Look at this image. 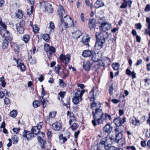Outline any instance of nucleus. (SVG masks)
Here are the masks:
<instances>
[{
  "mask_svg": "<svg viewBox=\"0 0 150 150\" xmlns=\"http://www.w3.org/2000/svg\"><path fill=\"white\" fill-rule=\"evenodd\" d=\"M93 120L92 121L93 125L94 126L103 123V113L102 110L99 108H96L95 111L92 113Z\"/></svg>",
  "mask_w": 150,
  "mask_h": 150,
  "instance_id": "1",
  "label": "nucleus"
},
{
  "mask_svg": "<svg viewBox=\"0 0 150 150\" xmlns=\"http://www.w3.org/2000/svg\"><path fill=\"white\" fill-rule=\"evenodd\" d=\"M40 130L38 129L37 127L36 126L33 127L31 129V133L33 134L37 135L39 134V136L38 137V141L40 143V145L42 148L44 149L45 148L44 144L46 143L45 141L44 140L42 137L43 138L44 136V134L42 132H40Z\"/></svg>",
  "mask_w": 150,
  "mask_h": 150,
  "instance_id": "2",
  "label": "nucleus"
},
{
  "mask_svg": "<svg viewBox=\"0 0 150 150\" xmlns=\"http://www.w3.org/2000/svg\"><path fill=\"white\" fill-rule=\"evenodd\" d=\"M96 41L95 45V47L97 50L100 49L103 46V44L105 42V38L101 35L99 33L96 32Z\"/></svg>",
  "mask_w": 150,
  "mask_h": 150,
  "instance_id": "3",
  "label": "nucleus"
},
{
  "mask_svg": "<svg viewBox=\"0 0 150 150\" xmlns=\"http://www.w3.org/2000/svg\"><path fill=\"white\" fill-rule=\"evenodd\" d=\"M85 91L84 90L81 91L77 90L75 93L74 96L72 99V101L74 104H77L79 102L82 100V97Z\"/></svg>",
  "mask_w": 150,
  "mask_h": 150,
  "instance_id": "4",
  "label": "nucleus"
},
{
  "mask_svg": "<svg viewBox=\"0 0 150 150\" xmlns=\"http://www.w3.org/2000/svg\"><path fill=\"white\" fill-rule=\"evenodd\" d=\"M60 21L61 24L59 26L60 27H64V28H66L68 27V24H69L70 23L71 24L70 27H73L74 25V24L71 18L68 16H65L63 20L61 18Z\"/></svg>",
  "mask_w": 150,
  "mask_h": 150,
  "instance_id": "5",
  "label": "nucleus"
},
{
  "mask_svg": "<svg viewBox=\"0 0 150 150\" xmlns=\"http://www.w3.org/2000/svg\"><path fill=\"white\" fill-rule=\"evenodd\" d=\"M44 49L49 57L51 56L52 53H55L56 51L55 47L52 46H50L48 44L44 45Z\"/></svg>",
  "mask_w": 150,
  "mask_h": 150,
  "instance_id": "6",
  "label": "nucleus"
},
{
  "mask_svg": "<svg viewBox=\"0 0 150 150\" xmlns=\"http://www.w3.org/2000/svg\"><path fill=\"white\" fill-rule=\"evenodd\" d=\"M40 4L41 6H45V11L49 13L53 12V8L52 5L44 1L40 2Z\"/></svg>",
  "mask_w": 150,
  "mask_h": 150,
  "instance_id": "7",
  "label": "nucleus"
},
{
  "mask_svg": "<svg viewBox=\"0 0 150 150\" xmlns=\"http://www.w3.org/2000/svg\"><path fill=\"white\" fill-rule=\"evenodd\" d=\"M24 25L25 21L23 20H21L19 23L16 24V28L19 34L23 33L24 29L23 27Z\"/></svg>",
  "mask_w": 150,
  "mask_h": 150,
  "instance_id": "8",
  "label": "nucleus"
},
{
  "mask_svg": "<svg viewBox=\"0 0 150 150\" xmlns=\"http://www.w3.org/2000/svg\"><path fill=\"white\" fill-rule=\"evenodd\" d=\"M109 147L108 144H106L104 141L101 140L98 144L97 150H108Z\"/></svg>",
  "mask_w": 150,
  "mask_h": 150,
  "instance_id": "9",
  "label": "nucleus"
},
{
  "mask_svg": "<svg viewBox=\"0 0 150 150\" xmlns=\"http://www.w3.org/2000/svg\"><path fill=\"white\" fill-rule=\"evenodd\" d=\"M66 92L65 91H60L59 92L58 95V99L59 100H61V102L62 103L63 105L67 106V108L69 105V103L68 101L65 103H64L63 98H64V96L66 94Z\"/></svg>",
  "mask_w": 150,
  "mask_h": 150,
  "instance_id": "10",
  "label": "nucleus"
},
{
  "mask_svg": "<svg viewBox=\"0 0 150 150\" xmlns=\"http://www.w3.org/2000/svg\"><path fill=\"white\" fill-rule=\"evenodd\" d=\"M13 60L16 61L17 64V67H20L21 71H24L25 69V67L23 64V61L21 59H16L14 57Z\"/></svg>",
  "mask_w": 150,
  "mask_h": 150,
  "instance_id": "11",
  "label": "nucleus"
},
{
  "mask_svg": "<svg viewBox=\"0 0 150 150\" xmlns=\"http://www.w3.org/2000/svg\"><path fill=\"white\" fill-rule=\"evenodd\" d=\"M70 57V55L69 54H67L65 55H64L63 54H62L60 55L59 58L60 60L62 62H64V61H65L64 64L66 66L67 64L69 62Z\"/></svg>",
  "mask_w": 150,
  "mask_h": 150,
  "instance_id": "12",
  "label": "nucleus"
},
{
  "mask_svg": "<svg viewBox=\"0 0 150 150\" xmlns=\"http://www.w3.org/2000/svg\"><path fill=\"white\" fill-rule=\"evenodd\" d=\"M126 122V118L123 117L122 120L120 117H118L115 118L113 122L116 126H122L121 124L124 123Z\"/></svg>",
  "mask_w": 150,
  "mask_h": 150,
  "instance_id": "13",
  "label": "nucleus"
},
{
  "mask_svg": "<svg viewBox=\"0 0 150 150\" xmlns=\"http://www.w3.org/2000/svg\"><path fill=\"white\" fill-rule=\"evenodd\" d=\"M111 26V24L108 22H106L101 25L100 29L103 31L105 32L109 30L110 29Z\"/></svg>",
  "mask_w": 150,
  "mask_h": 150,
  "instance_id": "14",
  "label": "nucleus"
},
{
  "mask_svg": "<svg viewBox=\"0 0 150 150\" xmlns=\"http://www.w3.org/2000/svg\"><path fill=\"white\" fill-rule=\"evenodd\" d=\"M8 33L9 34V37H11L12 38L11 40H9V39H8V38H6V37L5 36H2V37H4L5 38V39H4V40H3V41L2 42V47L3 49H5L7 47L8 43V40L9 41H11L13 39V37L12 36V35H11V34L10 33L9 31ZM8 37H9V36Z\"/></svg>",
  "mask_w": 150,
  "mask_h": 150,
  "instance_id": "15",
  "label": "nucleus"
},
{
  "mask_svg": "<svg viewBox=\"0 0 150 150\" xmlns=\"http://www.w3.org/2000/svg\"><path fill=\"white\" fill-rule=\"evenodd\" d=\"M23 136L28 140H30L31 138L33 137V134L30 131L25 130H24L23 133Z\"/></svg>",
  "mask_w": 150,
  "mask_h": 150,
  "instance_id": "16",
  "label": "nucleus"
},
{
  "mask_svg": "<svg viewBox=\"0 0 150 150\" xmlns=\"http://www.w3.org/2000/svg\"><path fill=\"white\" fill-rule=\"evenodd\" d=\"M46 95V93L45 91H42L41 94V97H40L41 103L44 108L46 106V104L48 102V101L43 98V97Z\"/></svg>",
  "mask_w": 150,
  "mask_h": 150,
  "instance_id": "17",
  "label": "nucleus"
},
{
  "mask_svg": "<svg viewBox=\"0 0 150 150\" xmlns=\"http://www.w3.org/2000/svg\"><path fill=\"white\" fill-rule=\"evenodd\" d=\"M52 127L53 129L54 130H59L62 128L61 124L60 122H56L52 125Z\"/></svg>",
  "mask_w": 150,
  "mask_h": 150,
  "instance_id": "18",
  "label": "nucleus"
},
{
  "mask_svg": "<svg viewBox=\"0 0 150 150\" xmlns=\"http://www.w3.org/2000/svg\"><path fill=\"white\" fill-rule=\"evenodd\" d=\"M91 64L89 61L87 60L83 62V67L86 70L89 71L90 69Z\"/></svg>",
  "mask_w": 150,
  "mask_h": 150,
  "instance_id": "19",
  "label": "nucleus"
},
{
  "mask_svg": "<svg viewBox=\"0 0 150 150\" xmlns=\"http://www.w3.org/2000/svg\"><path fill=\"white\" fill-rule=\"evenodd\" d=\"M104 6L105 3L102 0H97L94 4L95 7L96 8L102 7Z\"/></svg>",
  "mask_w": 150,
  "mask_h": 150,
  "instance_id": "20",
  "label": "nucleus"
},
{
  "mask_svg": "<svg viewBox=\"0 0 150 150\" xmlns=\"http://www.w3.org/2000/svg\"><path fill=\"white\" fill-rule=\"evenodd\" d=\"M28 1L31 5L30 6V9H28L27 12V14L30 15L33 13V5L34 4L35 0H28Z\"/></svg>",
  "mask_w": 150,
  "mask_h": 150,
  "instance_id": "21",
  "label": "nucleus"
},
{
  "mask_svg": "<svg viewBox=\"0 0 150 150\" xmlns=\"http://www.w3.org/2000/svg\"><path fill=\"white\" fill-rule=\"evenodd\" d=\"M112 127L110 123H108L106 124L103 129L104 131L108 133H110L112 130Z\"/></svg>",
  "mask_w": 150,
  "mask_h": 150,
  "instance_id": "22",
  "label": "nucleus"
},
{
  "mask_svg": "<svg viewBox=\"0 0 150 150\" xmlns=\"http://www.w3.org/2000/svg\"><path fill=\"white\" fill-rule=\"evenodd\" d=\"M58 14L61 18L64 15L65 11L63 7L61 5H59L58 7Z\"/></svg>",
  "mask_w": 150,
  "mask_h": 150,
  "instance_id": "23",
  "label": "nucleus"
},
{
  "mask_svg": "<svg viewBox=\"0 0 150 150\" xmlns=\"http://www.w3.org/2000/svg\"><path fill=\"white\" fill-rule=\"evenodd\" d=\"M89 27L91 29L94 28L96 27V21L94 18L89 19Z\"/></svg>",
  "mask_w": 150,
  "mask_h": 150,
  "instance_id": "24",
  "label": "nucleus"
},
{
  "mask_svg": "<svg viewBox=\"0 0 150 150\" xmlns=\"http://www.w3.org/2000/svg\"><path fill=\"white\" fill-rule=\"evenodd\" d=\"M123 129L124 126H117L114 130L115 134H122Z\"/></svg>",
  "mask_w": 150,
  "mask_h": 150,
  "instance_id": "25",
  "label": "nucleus"
},
{
  "mask_svg": "<svg viewBox=\"0 0 150 150\" xmlns=\"http://www.w3.org/2000/svg\"><path fill=\"white\" fill-rule=\"evenodd\" d=\"M73 38L75 39L79 38L81 35V32L79 30H77L74 33H72Z\"/></svg>",
  "mask_w": 150,
  "mask_h": 150,
  "instance_id": "26",
  "label": "nucleus"
},
{
  "mask_svg": "<svg viewBox=\"0 0 150 150\" xmlns=\"http://www.w3.org/2000/svg\"><path fill=\"white\" fill-rule=\"evenodd\" d=\"M92 54V51L89 50L84 51L82 53V55L84 57H90Z\"/></svg>",
  "mask_w": 150,
  "mask_h": 150,
  "instance_id": "27",
  "label": "nucleus"
},
{
  "mask_svg": "<svg viewBox=\"0 0 150 150\" xmlns=\"http://www.w3.org/2000/svg\"><path fill=\"white\" fill-rule=\"evenodd\" d=\"M146 21L148 24L147 27L148 29H146L145 31L146 33L148 34L150 36V18L148 17L146 18Z\"/></svg>",
  "mask_w": 150,
  "mask_h": 150,
  "instance_id": "28",
  "label": "nucleus"
},
{
  "mask_svg": "<svg viewBox=\"0 0 150 150\" xmlns=\"http://www.w3.org/2000/svg\"><path fill=\"white\" fill-rule=\"evenodd\" d=\"M107 88L110 94L111 95L112 93L113 90L112 83L111 82H109L107 84Z\"/></svg>",
  "mask_w": 150,
  "mask_h": 150,
  "instance_id": "29",
  "label": "nucleus"
},
{
  "mask_svg": "<svg viewBox=\"0 0 150 150\" xmlns=\"http://www.w3.org/2000/svg\"><path fill=\"white\" fill-rule=\"evenodd\" d=\"M96 90L93 89L90 92L89 95L91 96L90 98L91 99L93 98L94 100L95 98H96Z\"/></svg>",
  "mask_w": 150,
  "mask_h": 150,
  "instance_id": "30",
  "label": "nucleus"
},
{
  "mask_svg": "<svg viewBox=\"0 0 150 150\" xmlns=\"http://www.w3.org/2000/svg\"><path fill=\"white\" fill-rule=\"evenodd\" d=\"M101 104L100 103L98 102L96 103L94 100L93 103L91 104V108H99L101 107Z\"/></svg>",
  "mask_w": 150,
  "mask_h": 150,
  "instance_id": "31",
  "label": "nucleus"
},
{
  "mask_svg": "<svg viewBox=\"0 0 150 150\" xmlns=\"http://www.w3.org/2000/svg\"><path fill=\"white\" fill-rule=\"evenodd\" d=\"M132 124L135 126H138L139 124L140 121L135 118H132L130 121Z\"/></svg>",
  "mask_w": 150,
  "mask_h": 150,
  "instance_id": "32",
  "label": "nucleus"
},
{
  "mask_svg": "<svg viewBox=\"0 0 150 150\" xmlns=\"http://www.w3.org/2000/svg\"><path fill=\"white\" fill-rule=\"evenodd\" d=\"M16 16L19 19L22 18L23 17L22 11L20 10H18L16 13Z\"/></svg>",
  "mask_w": 150,
  "mask_h": 150,
  "instance_id": "33",
  "label": "nucleus"
},
{
  "mask_svg": "<svg viewBox=\"0 0 150 150\" xmlns=\"http://www.w3.org/2000/svg\"><path fill=\"white\" fill-rule=\"evenodd\" d=\"M116 142L119 144V147H121L125 144V141L124 138H122L119 140H118Z\"/></svg>",
  "mask_w": 150,
  "mask_h": 150,
  "instance_id": "34",
  "label": "nucleus"
},
{
  "mask_svg": "<svg viewBox=\"0 0 150 150\" xmlns=\"http://www.w3.org/2000/svg\"><path fill=\"white\" fill-rule=\"evenodd\" d=\"M30 39V36L28 35H25L23 38V40L26 43H28Z\"/></svg>",
  "mask_w": 150,
  "mask_h": 150,
  "instance_id": "35",
  "label": "nucleus"
},
{
  "mask_svg": "<svg viewBox=\"0 0 150 150\" xmlns=\"http://www.w3.org/2000/svg\"><path fill=\"white\" fill-rule=\"evenodd\" d=\"M90 39V38H85L84 37H83L82 38L81 42L86 45H88V46L89 43L88 42L89 41Z\"/></svg>",
  "mask_w": 150,
  "mask_h": 150,
  "instance_id": "36",
  "label": "nucleus"
},
{
  "mask_svg": "<svg viewBox=\"0 0 150 150\" xmlns=\"http://www.w3.org/2000/svg\"><path fill=\"white\" fill-rule=\"evenodd\" d=\"M108 118L109 120H112V118L111 115L107 113H105L104 114V116L103 117V121L106 120L107 118Z\"/></svg>",
  "mask_w": 150,
  "mask_h": 150,
  "instance_id": "37",
  "label": "nucleus"
},
{
  "mask_svg": "<svg viewBox=\"0 0 150 150\" xmlns=\"http://www.w3.org/2000/svg\"><path fill=\"white\" fill-rule=\"evenodd\" d=\"M122 138V134H115V142H116L118 140H119Z\"/></svg>",
  "mask_w": 150,
  "mask_h": 150,
  "instance_id": "38",
  "label": "nucleus"
},
{
  "mask_svg": "<svg viewBox=\"0 0 150 150\" xmlns=\"http://www.w3.org/2000/svg\"><path fill=\"white\" fill-rule=\"evenodd\" d=\"M112 67L115 70L118 71L120 65L118 63H113L112 64Z\"/></svg>",
  "mask_w": 150,
  "mask_h": 150,
  "instance_id": "39",
  "label": "nucleus"
},
{
  "mask_svg": "<svg viewBox=\"0 0 150 150\" xmlns=\"http://www.w3.org/2000/svg\"><path fill=\"white\" fill-rule=\"evenodd\" d=\"M70 120L69 123L70 125L71 124L72 122H74L76 120V118L73 114H71V116L69 117Z\"/></svg>",
  "mask_w": 150,
  "mask_h": 150,
  "instance_id": "40",
  "label": "nucleus"
},
{
  "mask_svg": "<svg viewBox=\"0 0 150 150\" xmlns=\"http://www.w3.org/2000/svg\"><path fill=\"white\" fill-rule=\"evenodd\" d=\"M60 69L61 67L58 65L55 66V71L56 73L58 74V75H60V74H61V73L60 72Z\"/></svg>",
  "mask_w": 150,
  "mask_h": 150,
  "instance_id": "41",
  "label": "nucleus"
},
{
  "mask_svg": "<svg viewBox=\"0 0 150 150\" xmlns=\"http://www.w3.org/2000/svg\"><path fill=\"white\" fill-rule=\"evenodd\" d=\"M42 38L43 40L46 42H48L49 40L50 37L48 34H44L42 35Z\"/></svg>",
  "mask_w": 150,
  "mask_h": 150,
  "instance_id": "42",
  "label": "nucleus"
},
{
  "mask_svg": "<svg viewBox=\"0 0 150 150\" xmlns=\"http://www.w3.org/2000/svg\"><path fill=\"white\" fill-rule=\"evenodd\" d=\"M11 139L12 140H13V144H16L17 143L18 141V137L16 135H14L11 138Z\"/></svg>",
  "mask_w": 150,
  "mask_h": 150,
  "instance_id": "43",
  "label": "nucleus"
},
{
  "mask_svg": "<svg viewBox=\"0 0 150 150\" xmlns=\"http://www.w3.org/2000/svg\"><path fill=\"white\" fill-rule=\"evenodd\" d=\"M0 81L1 82L2 86L3 87H4L6 85V83L5 82L4 77H2L0 78Z\"/></svg>",
  "mask_w": 150,
  "mask_h": 150,
  "instance_id": "44",
  "label": "nucleus"
},
{
  "mask_svg": "<svg viewBox=\"0 0 150 150\" xmlns=\"http://www.w3.org/2000/svg\"><path fill=\"white\" fill-rule=\"evenodd\" d=\"M33 106L34 108H37L40 106V102L38 100H35L33 103Z\"/></svg>",
  "mask_w": 150,
  "mask_h": 150,
  "instance_id": "45",
  "label": "nucleus"
},
{
  "mask_svg": "<svg viewBox=\"0 0 150 150\" xmlns=\"http://www.w3.org/2000/svg\"><path fill=\"white\" fill-rule=\"evenodd\" d=\"M17 115V111L15 110H12L10 112V116L13 117H15Z\"/></svg>",
  "mask_w": 150,
  "mask_h": 150,
  "instance_id": "46",
  "label": "nucleus"
},
{
  "mask_svg": "<svg viewBox=\"0 0 150 150\" xmlns=\"http://www.w3.org/2000/svg\"><path fill=\"white\" fill-rule=\"evenodd\" d=\"M78 127V125L76 123H74L70 127L72 130H76Z\"/></svg>",
  "mask_w": 150,
  "mask_h": 150,
  "instance_id": "47",
  "label": "nucleus"
},
{
  "mask_svg": "<svg viewBox=\"0 0 150 150\" xmlns=\"http://www.w3.org/2000/svg\"><path fill=\"white\" fill-rule=\"evenodd\" d=\"M105 21V18L104 17H102L100 18L98 21L99 23L101 25L103 23H106Z\"/></svg>",
  "mask_w": 150,
  "mask_h": 150,
  "instance_id": "48",
  "label": "nucleus"
},
{
  "mask_svg": "<svg viewBox=\"0 0 150 150\" xmlns=\"http://www.w3.org/2000/svg\"><path fill=\"white\" fill-rule=\"evenodd\" d=\"M28 58L29 59L30 61H31L32 59V55L33 54L32 51L31 50H29L28 52Z\"/></svg>",
  "mask_w": 150,
  "mask_h": 150,
  "instance_id": "49",
  "label": "nucleus"
},
{
  "mask_svg": "<svg viewBox=\"0 0 150 150\" xmlns=\"http://www.w3.org/2000/svg\"><path fill=\"white\" fill-rule=\"evenodd\" d=\"M56 115V112H50L49 114V117L50 118H53Z\"/></svg>",
  "mask_w": 150,
  "mask_h": 150,
  "instance_id": "50",
  "label": "nucleus"
},
{
  "mask_svg": "<svg viewBox=\"0 0 150 150\" xmlns=\"http://www.w3.org/2000/svg\"><path fill=\"white\" fill-rule=\"evenodd\" d=\"M59 85L62 87H64L66 86V84L61 79H59Z\"/></svg>",
  "mask_w": 150,
  "mask_h": 150,
  "instance_id": "51",
  "label": "nucleus"
},
{
  "mask_svg": "<svg viewBox=\"0 0 150 150\" xmlns=\"http://www.w3.org/2000/svg\"><path fill=\"white\" fill-rule=\"evenodd\" d=\"M33 30L35 33H37L39 30V29L37 27V25H35L33 26Z\"/></svg>",
  "mask_w": 150,
  "mask_h": 150,
  "instance_id": "52",
  "label": "nucleus"
},
{
  "mask_svg": "<svg viewBox=\"0 0 150 150\" xmlns=\"http://www.w3.org/2000/svg\"><path fill=\"white\" fill-rule=\"evenodd\" d=\"M127 6V1H124L123 3L120 6V7L121 8H125Z\"/></svg>",
  "mask_w": 150,
  "mask_h": 150,
  "instance_id": "53",
  "label": "nucleus"
},
{
  "mask_svg": "<svg viewBox=\"0 0 150 150\" xmlns=\"http://www.w3.org/2000/svg\"><path fill=\"white\" fill-rule=\"evenodd\" d=\"M144 11L145 12H148L150 11V5L149 4L146 5L145 7Z\"/></svg>",
  "mask_w": 150,
  "mask_h": 150,
  "instance_id": "54",
  "label": "nucleus"
},
{
  "mask_svg": "<svg viewBox=\"0 0 150 150\" xmlns=\"http://www.w3.org/2000/svg\"><path fill=\"white\" fill-rule=\"evenodd\" d=\"M4 102L5 104L8 105L10 103V100L7 98H5L4 99Z\"/></svg>",
  "mask_w": 150,
  "mask_h": 150,
  "instance_id": "55",
  "label": "nucleus"
},
{
  "mask_svg": "<svg viewBox=\"0 0 150 150\" xmlns=\"http://www.w3.org/2000/svg\"><path fill=\"white\" fill-rule=\"evenodd\" d=\"M50 27L52 29H54L55 28V26L54 23L52 21L50 22Z\"/></svg>",
  "mask_w": 150,
  "mask_h": 150,
  "instance_id": "56",
  "label": "nucleus"
},
{
  "mask_svg": "<svg viewBox=\"0 0 150 150\" xmlns=\"http://www.w3.org/2000/svg\"><path fill=\"white\" fill-rule=\"evenodd\" d=\"M43 125V123L42 122H40L39 124H38L37 125V126L36 127H37L38 128V129L40 130V129H41L42 127V125Z\"/></svg>",
  "mask_w": 150,
  "mask_h": 150,
  "instance_id": "57",
  "label": "nucleus"
},
{
  "mask_svg": "<svg viewBox=\"0 0 150 150\" xmlns=\"http://www.w3.org/2000/svg\"><path fill=\"white\" fill-rule=\"evenodd\" d=\"M127 149H131L132 150H136L135 147L134 146H129L126 147Z\"/></svg>",
  "mask_w": 150,
  "mask_h": 150,
  "instance_id": "58",
  "label": "nucleus"
},
{
  "mask_svg": "<svg viewBox=\"0 0 150 150\" xmlns=\"http://www.w3.org/2000/svg\"><path fill=\"white\" fill-rule=\"evenodd\" d=\"M135 27L137 29H140L142 28V25L141 23H137L135 25Z\"/></svg>",
  "mask_w": 150,
  "mask_h": 150,
  "instance_id": "59",
  "label": "nucleus"
},
{
  "mask_svg": "<svg viewBox=\"0 0 150 150\" xmlns=\"http://www.w3.org/2000/svg\"><path fill=\"white\" fill-rule=\"evenodd\" d=\"M13 131L16 134L18 133L20 129L18 128H13Z\"/></svg>",
  "mask_w": 150,
  "mask_h": 150,
  "instance_id": "60",
  "label": "nucleus"
},
{
  "mask_svg": "<svg viewBox=\"0 0 150 150\" xmlns=\"http://www.w3.org/2000/svg\"><path fill=\"white\" fill-rule=\"evenodd\" d=\"M118 148H117V147H116L115 146H111V147L109 146V149H108V150H117Z\"/></svg>",
  "mask_w": 150,
  "mask_h": 150,
  "instance_id": "61",
  "label": "nucleus"
},
{
  "mask_svg": "<svg viewBox=\"0 0 150 150\" xmlns=\"http://www.w3.org/2000/svg\"><path fill=\"white\" fill-rule=\"evenodd\" d=\"M81 1L80 0H78L76 3L77 7L79 8L80 6V5L81 4Z\"/></svg>",
  "mask_w": 150,
  "mask_h": 150,
  "instance_id": "62",
  "label": "nucleus"
},
{
  "mask_svg": "<svg viewBox=\"0 0 150 150\" xmlns=\"http://www.w3.org/2000/svg\"><path fill=\"white\" fill-rule=\"evenodd\" d=\"M141 146L143 147H145L146 146V142L145 141H142L141 143Z\"/></svg>",
  "mask_w": 150,
  "mask_h": 150,
  "instance_id": "63",
  "label": "nucleus"
},
{
  "mask_svg": "<svg viewBox=\"0 0 150 150\" xmlns=\"http://www.w3.org/2000/svg\"><path fill=\"white\" fill-rule=\"evenodd\" d=\"M126 74L128 75H130L131 74L132 72L129 69H127L126 70Z\"/></svg>",
  "mask_w": 150,
  "mask_h": 150,
  "instance_id": "64",
  "label": "nucleus"
}]
</instances>
